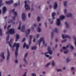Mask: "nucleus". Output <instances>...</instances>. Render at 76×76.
Instances as JSON below:
<instances>
[{
	"mask_svg": "<svg viewBox=\"0 0 76 76\" xmlns=\"http://www.w3.org/2000/svg\"><path fill=\"white\" fill-rule=\"evenodd\" d=\"M15 46H16V50L15 51V55L16 56H17L18 55V49L19 48V46H20L19 44L18 43H14L12 47V48L15 47Z\"/></svg>",
	"mask_w": 76,
	"mask_h": 76,
	"instance_id": "1",
	"label": "nucleus"
},
{
	"mask_svg": "<svg viewBox=\"0 0 76 76\" xmlns=\"http://www.w3.org/2000/svg\"><path fill=\"white\" fill-rule=\"evenodd\" d=\"M48 52H46L44 53V55L47 58L49 57V55L47 54H48L49 53L50 55H51L52 54V52L50 48V47H48Z\"/></svg>",
	"mask_w": 76,
	"mask_h": 76,
	"instance_id": "2",
	"label": "nucleus"
},
{
	"mask_svg": "<svg viewBox=\"0 0 76 76\" xmlns=\"http://www.w3.org/2000/svg\"><path fill=\"white\" fill-rule=\"evenodd\" d=\"M43 42V44L45 46H46V44L45 43V40H44V38H41L39 40L38 42V44L39 47L40 46V45L41 43L42 42Z\"/></svg>",
	"mask_w": 76,
	"mask_h": 76,
	"instance_id": "3",
	"label": "nucleus"
},
{
	"mask_svg": "<svg viewBox=\"0 0 76 76\" xmlns=\"http://www.w3.org/2000/svg\"><path fill=\"white\" fill-rule=\"evenodd\" d=\"M15 33V30L14 28H10V30H8L7 33V34H13Z\"/></svg>",
	"mask_w": 76,
	"mask_h": 76,
	"instance_id": "4",
	"label": "nucleus"
},
{
	"mask_svg": "<svg viewBox=\"0 0 76 76\" xmlns=\"http://www.w3.org/2000/svg\"><path fill=\"white\" fill-rule=\"evenodd\" d=\"M27 1H24L25 6L24 7L26 10L29 11L30 10V7L29 5L27 4Z\"/></svg>",
	"mask_w": 76,
	"mask_h": 76,
	"instance_id": "5",
	"label": "nucleus"
},
{
	"mask_svg": "<svg viewBox=\"0 0 76 76\" xmlns=\"http://www.w3.org/2000/svg\"><path fill=\"white\" fill-rule=\"evenodd\" d=\"M13 0H10V1H5V3L6 4L10 5L11 4L13 3Z\"/></svg>",
	"mask_w": 76,
	"mask_h": 76,
	"instance_id": "6",
	"label": "nucleus"
},
{
	"mask_svg": "<svg viewBox=\"0 0 76 76\" xmlns=\"http://www.w3.org/2000/svg\"><path fill=\"white\" fill-rule=\"evenodd\" d=\"M61 24L60 19H57L56 22V25L57 26H60Z\"/></svg>",
	"mask_w": 76,
	"mask_h": 76,
	"instance_id": "7",
	"label": "nucleus"
},
{
	"mask_svg": "<svg viewBox=\"0 0 76 76\" xmlns=\"http://www.w3.org/2000/svg\"><path fill=\"white\" fill-rule=\"evenodd\" d=\"M62 37L63 39H64L65 38H68L69 39L70 38V37L67 35H66L64 36V34H62Z\"/></svg>",
	"mask_w": 76,
	"mask_h": 76,
	"instance_id": "8",
	"label": "nucleus"
},
{
	"mask_svg": "<svg viewBox=\"0 0 76 76\" xmlns=\"http://www.w3.org/2000/svg\"><path fill=\"white\" fill-rule=\"evenodd\" d=\"M22 19L23 21H24L26 18V15L25 13H23L22 15Z\"/></svg>",
	"mask_w": 76,
	"mask_h": 76,
	"instance_id": "9",
	"label": "nucleus"
},
{
	"mask_svg": "<svg viewBox=\"0 0 76 76\" xmlns=\"http://www.w3.org/2000/svg\"><path fill=\"white\" fill-rule=\"evenodd\" d=\"M25 47H26V48L27 49H29V46L28 45H26V43L24 42L23 45V48H25Z\"/></svg>",
	"mask_w": 76,
	"mask_h": 76,
	"instance_id": "10",
	"label": "nucleus"
},
{
	"mask_svg": "<svg viewBox=\"0 0 76 76\" xmlns=\"http://www.w3.org/2000/svg\"><path fill=\"white\" fill-rule=\"evenodd\" d=\"M58 6V4L56 2H55L54 4V9H56Z\"/></svg>",
	"mask_w": 76,
	"mask_h": 76,
	"instance_id": "11",
	"label": "nucleus"
},
{
	"mask_svg": "<svg viewBox=\"0 0 76 76\" xmlns=\"http://www.w3.org/2000/svg\"><path fill=\"white\" fill-rule=\"evenodd\" d=\"M56 15V13L55 12H53L52 13V16L53 19H54L55 18L54 17Z\"/></svg>",
	"mask_w": 76,
	"mask_h": 76,
	"instance_id": "12",
	"label": "nucleus"
},
{
	"mask_svg": "<svg viewBox=\"0 0 76 76\" xmlns=\"http://www.w3.org/2000/svg\"><path fill=\"white\" fill-rule=\"evenodd\" d=\"M7 60H8L10 58V53L8 50H7Z\"/></svg>",
	"mask_w": 76,
	"mask_h": 76,
	"instance_id": "13",
	"label": "nucleus"
},
{
	"mask_svg": "<svg viewBox=\"0 0 76 76\" xmlns=\"http://www.w3.org/2000/svg\"><path fill=\"white\" fill-rule=\"evenodd\" d=\"M7 9L6 7H4L2 8L3 13H4L6 11Z\"/></svg>",
	"mask_w": 76,
	"mask_h": 76,
	"instance_id": "14",
	"label": "nucleus"
},
{
	"mask_svg": "<svg viewBox=\"0 0 76 76\" xmlns=\"http://www.w3.org/2000/svg\"><path fill=\"white\" fill-rule=\"evenodd\" d=\"M4 52L1 53L0 55V56L2 57L3 59H4L5 58V56H4Z\"/></svg>",
	"mask_w": 76,
	"mask_h": 76,
	"instance_id": "15",
	"label": "nucleus"
},
{
	"mask_svg": "<svg viewBox=\"0 0 76 76\" xmlns=\"http://www.w3.org/2000/svg\"><path fill=\"white\" fill-rule=\"evenodd\" d=\"M16 38L15 39V41L17 42L18 41V39H19L20 37L19 35L18 34H17L16 35Z\"/></svg>",
	"mask_w": 76,
	"mask_h": 76,
	"instance_id": "16",
	"label": "nucleus"
},
{
	"mask_svg": "<svg viewBox=\"0 0 76 76\" xmlns=\"http://www.w3.org/2000/svg\"><path fill=\"white\" fill-rule=\"evenodd\" d=\"M66 50V48L65 47H63L62 48V49H61L60 52H62L63 51H64Z\"/></svg>",
	"mask_w": 76,
	"mask_h": 76,
	"instance_id": "17",
	"label": "nucleus"
},
{
	"mask_svg": "<svg viewBox=\"0 0 76 76\" xmlns=\"http://www.w3.org/2000/svg\"><path fill=\"white\" fill-rule=\"evenodd\" d=\"M69 46L70 47V48L72 50L73 49V47L72 45H67L66 46V48H69Z\"/></svg>",
	"mask_w": 76,
	"mask_h": 76,
	"instance_id": "18",
	"label": "nucleus"
},
{
	"mask_svg": "<svg viewBox=\"0 0 76 76\" xmlns=\"http://www.w3.org/2000/svg\"><path fill=\"white\" fill-rule=\"evenodd\" d=\"M65 16L64 15H61L60 16V18L61 20H62L63 19H64L65 18Z\"/></svg>",
	"mask_w": 76,
	"mask_h": 76,
	"instance_id": "19",
	"label": "nucleus"
},
{
	"mask_svg": "<svg viewBox=\"0 0 76 76\" xmlns=\"http://www.w3.org/2000/svg\"><path fill=\"white\" fill-rule=\"evenodd\" d=\"M20 4V1H19L18 2V4L17 3H15L14 4V7H16L18 5H19Z\"/></svg>",
	"mask_w": 76,
	"mask_h": 76,
	"instance_id": "20",
	"label": "nucleus"
},
{
	"mask_svg": "<svg viewBox=\"0 0 76 76\" xmlns=\"http://www.w3.org/2000/svg\"><path fill=\"white\" fill-rule=\"evenodd\" d=\"M25 28V26L23 25L22 27L21 31L22 32H23V30H24Z\"/></svg>",
	"mask_w": 76,
	"mask_h": 76,
	"instance_id": "21",
	"label": "nucleus"
},
{
	"mask_svg": "<svg viewBox=\"0 0 76 76\" xmlns=\"http://www.w3.org/2000/svg\"><path fill=\"white\" fill-rule=\"evenodd\" d=\"M19 23L20 24L19 26L18 27V30H20L21 28V25H20V24H21V22L20 21L19 22Z\"/></svg>",
	"mask_w": 76,
	"mask_h": 76,
	"instance_id": "22",
	"label": "nucleus"
},
{
	"mask_svg": "<svg viewBox=\"0 0 76 76\" xmlns=\"http://www.w3.org/2000/svg\"><path fill=\"white\" fill-rule=\"evenodd\" d=\"M12 39H11L10 42H8V44L9 45V46H10V47H12V46H11V44L12 43Z\"/></svg>",
	"mask_w": 76,
	"mask_h": 76,
	"instance_id": "23",
	"label": "nucleus"
},
{
	"mask_svg": "<svg viewBox=\"0 0 76 76\" xmlns=\"http://www.w3.org/2000/svg\"><path fill=\"white\" fill-rule=\"evenodd\" d=\"M55 65V62L54 61H52V65L53 66H54Z\"/></svg>",
	"mask_w": 76,
	"mask_h": 76,
	"instance_id": "24",
	"label": "nucleus"
},
{
	"mask_svg": "<svg viewBox=\"0 0 76 76\" xmlns=\"http://www.w3.org/2000/svg\"><path fill=\"white\" fill-rule=\"evenodd\" d=\"M37 48V47H33L31 48V50H36Z\"/></svg>",
	"mask_w": 76,
	"mask_h": 76,
	"instance_id": "25",
	"label": "nucleus"
},
{
	"mask_svg": "<svg viewBox=\"0 0 76 76\" xmlns=\"http://www.w3.org/2000/svg\"><path fill=\"white\" fill-rule=\"evenodd\" d=\"M72 16V14L71 13H69V14H68L67 15H66V16L67 17H70Z\"/></svg>",
	"mask_w": 76,
	"mask_h": 76,
	"instance_id": "26",
	"label": "nucleus"
},
{
	"mask_svg": "<svg viewBox=\"0 0 76 76\" xmlns=\"http://www.w3.org/2000/svg\"><path fill=\"white\" fill-rule=\"evenodd\" d=\"M0 34L1 36H2V29L0 28Z\"/></svg>",
	"mask_w": 76,
	"mask_h": 76,
	"instance_id": "27",
	"label": "nucleus"
},
{
	"mask_svg": "<svg viewBox=\"0 0 76 76\" xmlns=\"http://www.w3.org/2000/svg\"><path fill=\"white\" fill-rule=\"evenodd\" d=\"M2 1L1 0H0V7H1L2 5H4V4H2Z\"/></svg>",
	"mask_w": 76,
	"mask_h": 76,
	"instance_id": "28",
	"label": "nucleus"
},
{
	"mask_svg": "<svg viewBox=\"0 0 76 76\" xmlns=\"http://www.w3.org/2000/svg\"><path fill=\"white\" fill-rule=\"evenodd\" d=\"M51 64V63L50 62H48V63H47L46 65V67H48V65H49L50 64Z\"/></svg>",
	"mask_w": 76,
	"mask_h": 76,
	"instance_id": "29",
	"label": "nucleus"
},
{
	"mask_svg": "<svg viewBox=\"0 0 76 76\" xmlns=\"http://www.w3.org/2000/svg\"><path fill=\"white\" fill-rule=\"evenodd\" d=\"M9 35H8L7 37H6V41L7 42L9 39Z\"/></svg>",
	"mask_w": 76,
	"mask_h": 76,
	"instance_id": "30",
	"label": "nucleus"
},
{
	"mask_svg": "<svg viewBox=\"0 0 76 76\" xmlns=\"http://www.w3.org/2000/svg\"><path fill=\"white\" fill-rule=\"evenodd\" d=\"M37 30L38 32H40L41 31V28H37Z\"/></svg>",
	"mask_w": 76,
	"mask_h": 76,
	"instance_id": "31",
	"label": "nucleus"
},
{
	"mask_svg": "<svg viewBox=\"0 0 76 76\" xmlns=\"http://www.w3.org/2000/svg\"><path fill=\"white\" fill-rule=\"evenodd\" d=\"M14 14L15 17H16L17 16V13L16 12H14Z\"/></svg>",
	"mask_w": 76,
	"mask_h": 76,
	"instance_id": "32",
	"label": "nucleus"
},
{
	"mask_svg": "<svg viewBox=\"0 0 76 76\" xmlns=\"http://www.w3.org/2000/svg\"><path fill=\"white\" fill-rule=\"evenodd\" d=\"M65 24L66 26V27L68 28V27H69V24H68L67 22H65Z\"/></svg>",
	"mask_w": 76,
	"mask_h": 76,
	"instance_id": "33",
	"label": "nucleus"
},
{
	"mask_svg": "<svg viewBox=\"0 0 76 76\" xmlns=\"http://www.w3.org/2000/svg\"><path fill=\"white\" fill-rule=\"evenodd\" d=\"M68 52H69V51H68V50H66V51H64V54H67V53H68Z\"/></svg>",
	"mask_w": 76,
	"mask_h": 76,
	"instance_id": "34",
	"label": "nucleus"
},
{
	"mask_svg": "<svg viewBox=\"0 0 76 76\" xmlns=\"http://www.w3.org/2000/svg\"><path fill=\"white\" fill-rule=\"evenodd\" d=\"M57 72L61 71V69H57Z\"/></svg>",
	"mask_w": 76,
	"mask_h": 76,
	"instance_id": "35",
	"label": "nucleus"
},
{
	"mask_svg": "<svg viewBox=\"0 0 76 76\" xmlns=\"http://www.w3.org/2000/svg\"><path fill=\"white\" fill-rule=\"evenodd\" d=\"M32 76H36V74L34 73H33L31 74Z\"/></svg>",
	"mask_w": 76,
	"mask_h": 76,
	"instance_id": "36",
	"label": "nucleus"
},
{
	"mask_svg": "<svg viewBox=\"0 0 76 76\" xmlns=\"http://www.w3.org/2000/svg\"><path fill=\"white\" fill-rule=\"evenodd\" d=\"M70 61V59L69 58H68L66 59V62H68Z\"/></svg>",
	"mask_w": 76,
	"mask_h": 76,
	"instance_id": "37",
	"label": "nucleus"
},
{
	"mask_svg": "<svg viewBox=\"0 0 76 76\" xmlns=\"http://www.w3.org/2000/svg\"><path fill=\"white\" fill-rule=\"evenodd\" d=\"M37 20L38 21H39L40 20V18L38 16L37 17Z\"/></svg>",
	"mask_w": 76,
	"mask_h": 76,
	"instance_id": "38",
	"label": "nucleus"
},
{
	"mask_svg": "<svg viewBox=\"0 0 76 76\" xmlns=\"http://www.w3.org/2000/svg\"><path fill=\"white\" fill-rule=\"evenodd\" d=\"M64 6H66L67 4V2L66 1H64Z\"/></svg>",
	"mask_w": 76,
	"mask_h": 76,
	"instance_id": "39",
	"label": "nucleus"
},
{
	"mask_svg": "<svg viewBox=\"0 0 76 76\" xmlns=\"http://www.w3.org/2000/svg\"><path fill=\"white\" fill-rule=\"evenodd\" d=\"M57 31H58L57 28H55V32L56 33H57Z\"/></svg>",
	"mask_w": 76,
	"mask_h": 76,
	"instance_id": "40",
	"label": "nucleus"
},
{
	"mask_svg": "<svg viewBox=\"0 0 76 76\" xmlns=\"http://www.w3.org/2000/svg\"><path fill=\"white\" fill-rule=\"evenodd\" d=\"M28 55V53H26L25 55V57L26 58L27 56Z\"/></svg>",
	"mask_w": 76,
	"mask_h": 76,
	"instance_id": "41",
	"label": "nucleus"
},
{
	"mask_svg": "<svg viewBox=\"0 0 76 76\" xmlns=\"http://www.w3.org/2000/svg\"><path fill=\"white\" fill-rule=\"evenodd\" d=\"M11 26L10 25H8L7 28V29H9Z\"/></svg>",
	"mask_w": 76,
	"mask_h": 76,
	"instance_id": "42",
	"label": "nucleus"
},
{
	"mask_svg": "<svg viewBox=\"0 0 76 76\" xmlns=\"http://www.w3.org/2000/svg\"><path fill=\"white\" fill-rule=\"evenodd\" d=\"M26 72H25L24 74L23 75V76H26Z\"/></svg>",
	"mask_w": 76,
	"mask_h": 76,
	"instance_id": "43",
	"label": "nucleus"
},
{
	"mask_svg": "<svg viewBox=\"0 0 76 76\" xmlns=\"http://www.w3.org/2000/svg\"><path fill=\"white\" fill-rule=\"evenodd\" d=\"M25 40H26V39H25V38H24L23 39V40H22V42H24V41H25Z\"/></svg>",
	"mask_w": 76,
	"mask_h": 76,
	"instance_id": "44",
	"label": "nucleus"
},
{
	"mask_svg": "<svg viewBox=\"0 0 76 76\" xmlns=\"http://www.w3.org/2000/svg\"><path fill=\"white\" fill-rule=\"evenodd\" d=\"M71 70H75V68L74 67H72L71 68Z\"/></svg>",
	"mask_w": 76,
	"mask_h": 76,
	"instance_id": "45",
	"label": "nucleus"
},
{
	"mask_svg": "<svg viewBox=\"0 0 76 76\" xmlns=\"http://www.w3.org/2000/svg\"><path fill=\"white\" fill-rule=\"evenodd\" d=\"M66 12H67V10L66 9H65L64 11V13H66Z\"/></svg>",
	"mask_w": 76,
	"mask_h": 76,
	"instance_id": "46",
	"label": "nucleus"
},
{
	"mask_svg": "<svg viewBox=\"0 0 76 76\" xmlns=\"http://www.w3.org/2000/svg\"><path fill=\"white\" fill-rule=\"evenodd\" d=\"M23 61L25 62H26V61L25 58H24L23 59Z\"/></svg>",
	"mask_w": 76,
	"mask_h": 76,
	"instance_id": "47",
	"label": "nucleus"
},
{
	"mask_svg": "<svg viewBox=\"0 0 76 76\" xmlns=\"http://www.w3.org/2000/svg\"><path fill=\"white\" fill-rule=\"evenodd\" d=\"M31 14L30 13H28V18H30V17Z\"/></svg>",
	"mask_w": 76,
	"mask_h": 76,
	"instance_id": "48",
	"label": "nucleus"
},
{
	"mask_svg": "<svg viewBox=\"0 0 76 76\" xmlns=\"http://www.w3.org/2000/svg\"><path fill=\"white\" fill-rule=\"evenodd\" d=\"M39 34H37V38H38V37H39Z\"/></svg>",
	"mask_w": 76,
	"mask_h": 76,
	"instance_id": "49",
	"label": "nucleus"
},
{
	"mask_svg": "<svg viewBox=\"0 0 76 76\" xmlns=\"http://www.w3.org/2000/svg\"><path fill=\"white\" fill-rule=\"evenodd\" d=\"M66 40H62V43H64V42H66Z\"/></svg>",
	"mask_w": 76,
	"mask_h": 76,
	"instance_id": "50",
	"label": "nucleus"
},
{
	"mask_svg": "<svg viewBox=\"0 0 76 76\" xmlns=\"http://www.w3.org/2000/svg\"><path fill=\"white\" fill-rule=\"evenodd\" d=\"M36 40V39L35 38H34L33 40V42H35Z\"/></svg>",
	"mask_w": 76,
	"mask_h": 76,
	"instance_id": "51",
	"label": "nucleus"
},
{
	"mask_svg": "<svg viewBox=\"0 0 76 76\" xmlns=\"http://www.w3.org/2000/svg\"><path fill=\"white\" fill-rule=\"evenodd\" d=\"M12 21L11 20H10V21H9L8 22V23H12Z\"/></svg>",
	"mask_w": 76,
	"mask_h": 76,
	"instance_id": "52",
	"label": "nucleus"
},
{
	"mask_svg": "<svg viewBox=\"0 0 76 76\" xmlns=\"http://www.w3.org/2000/svg\"><path fill=\"white\" fill-rule=\"evenodd\" d=\"M27 31L28 32H29L30 31V29H27Z\"/></svg>",
	"mask_w": 76,
	"mask_h": 76,
	"instance_id": "53",
	"label": "nucleus"
},
{
	"mask_svg": "<svg viewBox=\"0 0 76 76\" xmlns=\"http://www.w3.org/2000/svg\"><path fill=\"white\" fill-rule=\"evenodd\" d=\"M15 62L16 63H18V60H15Z\"/></svg>",
	"mask_w": 76,
	"mask_h": 76,
	"instance_id": "54",
	"label": "nucleus"
},
{
	"mask_svg": "<svg viewBox=\"0 0 76 76\" xmlns=\"http://www.w3.org/2000/svg\"><path fill=\"white\" fill-rule=\"evenodd\" d=\"M30 44H31V40L30 39L29 40V45H30Z\"/></svg>",
	"mask_w": 76,
	"mask_h": 76,
	"instance_id": "55",
	"label": "nucleus"
},
{
	"mask_svg": "<svg viewBox=\"0 0 76 76\" xmlns=\"http://www.w3.org/2000/svg\"><path fill=\"white\" fill-rule=\"evenodd\" d=\"M32 37V35H30V40H31V38Z\"/></svg>",
	"mask_w": 76,
	"mask_h": 76,
	"instance_id": "56",
	"label": "nucleus"
},
{
	"mask_svg": "<svg viewBox=\"0 0 76 76\" xmlns=\"http://www.w3.org/2000/svg\"><path fill=\"white\" fill-rule=\"evenodd\" d=\"M15 9H13L12 10V12H13L14 11H15Z\"/></svg>",
	"mask_w": 76,
	"mask_h": 76,
	"instance_id": "57",
	"label": "nucleus"
},
{
	"mask_svg": "<svg viewBox=\"0 0 76 76\" xmlns=\"http://www.w3.org/2000/svg\"><path fill=\"white\" fill-rule=\"evenodd\" d=\"M45 71H43L42 72V73L43 74H45Z\"/></svg>",
	"mask_w": 76,
	"mask_h": 76,
	"instance_id": "58",
	"label": "nucleus"
},
{
	"mask_svg": "<svg viewBox=\"0 0 76 76\" xmlns=\"http://www.w3.org/2000/svg\"><path fill=\"white\" fill-rule=\"evenodd\" d=\"M57 46H58L57 44H56V46H55V48H57Z\"/></svg>",
	"mask_w": 76,
	"mask_h": 76,
	"instance_id": "59",
	"label": "nucleus"
},
{
	"mask_svg": "<svg viewBox=\"0 0 76 76\" xmlns=\"http://www.w3.org/2000/svg\"><path fill=\"white\" fill-rule=\"evenodd\" d=\"M7 25H6L4 26V29H5L6 28Z\"/></svg>",
	"mask_w": 76,
	"mask_h": 76,
	"instance_id": "60",
	"label": "nucleus"
},
{
	"mask_svg": "<svg viewBox=\"0 0 76 76\" xmlns=\"http://www.w3.org/2000/svg\"><path fill=\"white\" fill-rule=\"evenodd\" d=\"M52 58V57L51 56H50L49 57V59H51Z\"/></svg>",
	"mask_w": 76,
	"mask_h": 76,
	"instance_id": "61",
	"label": "nucleus"
},
{
	"mask_svg": "<svg viewBox=\"0 0 76 76\" xmlns=\"http://www.w3.org/2000/svg\"><path fill=\"white\" fill-rule=\"evenodd\" d=\"M53 23V21H52L50 23V24H52Z\"/></svg>",
	"mask_w": 76,
	"mask_h": 76,
	"instance_id": "62",
	"label": "nucleus"
},
{
	"mask_svg": "<svg viewBox=\"0 0 76 76\" xmlns=\"http://www.w3.org/2000/svg\"><path fill=\"white\" fill-rule=\"evenodd\" d=\"M58 41V39H56V42H57Z\"/></svg>",
	"mask_w": 76,
	"mask_h": 76,
	"instance_id": "63",
	"label": "nucleus"
},
{
	"mask_svg": "<svg viewBox=\"0 0 76 76\" xmlns=\"http://www.w3.org/2000/svg\"><path fill=\"white\" fill-rule=\"evenodd\" d=\"M51 35L52 36L53 35V33H51Z\"/></svg>",
	"mask_w": 76,
	"mask_h": 76,
	"instance_id": "64",
	"label": "nucleus"
}]
</instances>
